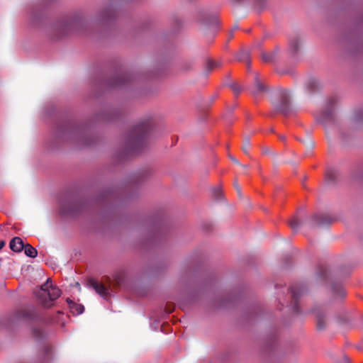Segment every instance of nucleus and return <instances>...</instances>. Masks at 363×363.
<instances>
[{"label":"nucleus","instance_id":"28","mask_svg":"<svg viewBox=\"0 0 363 363\" xmlns=\"http://www.w3.org/2000/svg\"><path fill=\"white\" fill-rule=\"evenodd\" d=\"M210 66H211V67H216V65H214L213 63H212V64H211V65H210Z\"/></svg>","mask_w":363,"mask_h":363},{"label":"nucleus","instance_id":"21","mask_svg":"<svg viewBox=\"0 0 363 363\" xmlns=\"http://www.w3.org/2000/svg\"><path fill=\"white\" fill-rule=\"evenodd\" d=\"M50 351H51V349L50 347H48V346L45 347V355H46V356L50 354Z\"/></svg>","mask_w":363,"mask_h":363},{"label":"nucleus","instance_id":"30","mask_svg":"<svg viewBox=\"0 0 363 363\" xmlns=\"http://www.w3.org/2000/svg\"><path fill=\"white\" fill-rule=\"evenodd\" d=\"M121 84H122V82H118V83H117V85H119Z\"/></svg>","mask_w":363,"mask_h":363},{"label":"nucleus","instance_id":"6","mask_svg":"<svg viewBox=\"0 0 363 363\" xmlns=\"http://www.w3.org/2000/svg\"><path fill=\"white\" fill-rule=\"evenodd\" d=\"M24 247V243L21 238L18 237L13 238L10 242V248L16 252H20Z\"/></svg>","mask_w":363,"mask_h":363},{"label":"nucleus","instance_id":"10","mask_svg":"<svg viewBox=\"0 0 363 363\" xmlns=\"http://www.w3.org/2000/svg\"><path fill=\"white\" fill-rule=\"evenodd\" d=\"M25 254L30 257L34 258L37 256L38 252L35 248L33 247L30 244L24 245Z\"/></svg>","mask_w":363,"mask_h":363},{"label":"nucleus","instance_id":"12","mask_svg":"<svg viewBox=\"0 0 363 363\" xmlns=\"http://www.w3.org/2000/svg\"><path fill=\"white\" fill-rule=\"evenodd\" d=\"M333 291L340 296H345L346 292L340 284H334L333 286Z\"/></svg>","mask_w":363,"mask_h":363},{"label":"nucleus","instance_id":"14","mask_svg":"<svg viewBox=\"0 0 363 363\" xmlns=\"http://www.w3.org/2000/svg\"><path fill=\"white\" fill-rule=\"evenodd\" d=\"M290 226L294 230H296L300 227V222L296 218H294L290 221Z\"/></svg>","mask_w":363,"mask_h":363},{"label":"nucleus","instance_id":"11","mask_svg":"<svg viewBox=\"0 0 363 363\" xmlns=\"http://www.w3.org/2000/svg\"><path fill=\"white\" fill-rule=\"evenodd\" d=\"M317 319V328L318 329H323L325 327V315L320 312L317 313L316 314Z\"/></svg>","mask_w":363,"mask_h":363},{"label":"nucleus","instance_id":"29","mask_svg":"<svg viewBox=\"0 0 363 363\" xmlns=\"http://www.w3.org/2000/svg\"><path fill=\"white\" fill-rule=\"evenodd\" d=\"M318 223H323V222L321 220H318Z\"/></svg>","mask_w":363,"mask_h":363},{"label":"nucleus","instance_id":"4","mask_svg":"<svg viewBox=\"0 0 363 363\" xmlns=\"http://www.w3.org/2000/svg\"><path fill=\"white\" fill-rule=\"evenodd\" d=\"M88 285L104 299L107 300L111 296L109 288L94 279L89 281Z\"/></svg>","mask_w":363,"mask_h":363},{"label":"nucleus","instance_id":"25","mask_svg":"<svg viewBox=\"0 0 363 363\" xmlns=\"http://www.w3.org/2000/svg\"><path fill=\"white\" fill-rule=\"evenodd\" d=\"M235 187L236 188V189H237L238 192L240 194V187H239V186L238 185V184H236V183L235 184Z\"/></svg>","mask_w":363,"mask_h":363},{"label":"nucleus","instance_id":"3","mask_svg":"<svg viewBox=\"0 0 363 363\" xmlns=\"http://www.w3.org/2000/svg\"><path fill=\"white\" fill-rule=\"evenodd\" d=\"M274 107L277 111L285 115L290 112L289 95L287 91H283L280 95V100L274 104Z\"/></svg>","mask_w":363,"mask_h":363},{"label":"nucleus","instance_id":"26","mask_svg":"<svg viewBox=\"0 0 363 363\" xmlns=\"http://www.w3.org/2000/svg\"><path fill=\"white\" fill-rule=\"evenodd\" d=\"M230 160H231L232 161H233L234 162H235V163H238V161L235 157H230Z\"/></svg>","mask_w":363,"mask_h":363},{"label":"nucleus","instance_id":"22","mask_svg":"<svg viewBox=\"0 0 363 363\" xmlns=\"http://www.w3.org/2000/svg\"><path fill=\"white\" fill-rule=\"evenodd\" d=\"M340 363H350V359L347 357H344Z\"/></svg>","mask_w":363,"mask_h":363},{"label":"nucleus","instance_id":"16","mask_svg":"<svg viewBox=\"0 0 363 363\" xmlns=\"http://www.w3.org/2000/svg\"><path fill=\"white\" fill-rule=\"evenodd\" d=\"M354 120L356 122L363 120V110H359L356 112Z\"/></svg>","mask_w":363,"mask_h":363},{"label":"nucleus","instance_id":"15","mask_svg":"<svg viewBox=\"0 0 363 363\" xmlns=\"http://www.w3.org/2000/svg\"><path fill=\"white\" fill-rule=\"evenodd\" d=\"M318 276L320 278H325L327 276V269L325 267L320 266L318 268Z\"/></svg>","mask_w":363,"mask_h":363},{"label":"nucleus","instance_id":"1","mask_svg":"<svg viewBox=\"0 0 363 363\" xmlns=\"http://www.w3.org/2000/svg\"><path fill=\"white\" fill-rule=\"evenodd\" d=\"M151 129L149 120H145L135 125L129 133L127 147L133 152L137 153L145 142V139Z\"/></svg>","mask_w":363,"mask_h":363},{"label":"nucleus","instance_id":"13","mask_svg":"<svg viewBox=\"0 0 363 363\" xmlns=\"http://www.w3.org/2000/svg\"><path fill=\"white\" fill-rule=\"evenodd\" d=\"M250 147V142L249 138H245L243 140L242 146V150L244 152V153L248 154Z\"/></svg>","mask_w":363,"mask_h":363},{"label":"nucleus","instance_id":"8","mask_svg":"<svg viewBox=\"0 0 363 363\" xmlns=\"http://www.w3.org/2000/svg\"><path fill=\"white\" fill-rule=\"evenodd\" d=\"M266 90L264 85L259 79L257 74L255 75V85L252 89V92L254 95L259 94L264 92Z\"/></svg>","mask_w":363,"mask_h":363},{"label":"nucleus","instance_id":"7","mask_svg":"<svg viewBox=\"0 0 363 363\" xmlns=\"http://www.w3.org/2000/svg\"><path fill=\"white\" fill-rule=\"evenodd\" d=\"M67 302L69 305L70 310L72 311V312L73 313L79 315L84 312V308L82 305L77 304V303H74V301H72V300H70L69 298L67 299Z\"/></svg>","mask_w":363,"mask_h":363},{"label":"nucleus","instance_id":"19","mask_svg":"<svg viewBox=\"0 0 363 363\" xmlns=\"http://www.w3.org/2000/svg\"><path fill=\"white\" fill-rule=\"evenodd\" d=\"M231 89L233 90V91L236 94H238L240 91V87L239 86V85L236 84H233L231 85Z\"/></svg>","mask_w":363,"mask_h":363},{"label":"nucleus","instance_id":"17","mask_svg":"<svg viewBox=\"0 0 363 363\" xmlns=\"http://www.w3.org/2000/svg\"><path fill=\"white\" fill-rule=\"evenodd\" d=\"M335 172L333 170H328L326 173V177L330 181L335 179Z\"/></svg>","mask_w":363,"mask_h":363},{"label":"nucleus","instance_id":"5","mask_svg":"<svg viewBox=\"0 0 363 363\" xmlns=\"http://www.w3.org/2000/svg\"><path fill=\"white\" fill-rule=\"evenodd\" d=\"M303 289L299 286H292L290 288V293L291 296V301L290 303V307L295 313H299L298 306V298L303 294Z\"/></svg>","mask_w":363,"mask_h":363},{"label":"nucleus","instance_id":"18","mask_svg":"<svg viewBox=\"0 0 363 363\" xmlns=\"http://www.w3.org/2000/svg\"><path fill=\"white\" fill-rule=\"evenodd\" d=\"M43 333L42 330H41V329H40V328H35V329L33 330V335H34L36 337H38V338H40V337H43Z\"/></svg>","mask_w":363,"mask_h":363},{"label":"nucleus","instance_id":"9","mask_svg":"<svg viewBox=\"0 0 363 363\" xmlns=\"http://www.w3.org/2000/svg\"><path fill=\"white\" fill-rule=\"evenodd\" d=\"M333 104L334 101L333 99H330L328 101V107L322 113L323 120H326L328 118L329 119L332 117L333 112Z\"/></svg>","mask_w":363,"mask_h":363},{"label":"nucleus","instance_id":"24","mask_svg":"<svg viewBox=\"0 0 363 363\" xmlns=\"http://www.w3.org/2000/svg\"><path fill=\"white\" fill-rule=\"evenodd\" d=\"M5 245V242L4 240H0V250H1Z\"/></svg>","mask_w":363,"mask_h":363},{"label":"nucleus","instance_id":"27","mask_svg":"<svg viewBox=\"0 0 363 363\" xmlns=\"http://www.w3.org/2000/svg\"><path fill=\"white\" fill-rule=\"evenodd\" d=\"M279 138H280V140H281L283 141L285 140V139H286L285 136H284V135H280Z\"/></svg>","mask_w":363,"mask_h":363},{"label":"nucleus","instance_id":"2","mask_svg":"<svg viewBox=\"0 0 363 363\" xmlns=\"http://www.w3.org/2000/svg\"><path fill=\"white\" fill-rule=\"evenodd\" d=\"M60 294V289L53 286L49 279L35 291V296L38 301L47 308L50 307L51 302L59 298Z\"/></svg>","mask_w":363,"mask_h":363},{"label":"nucleus","instance_id":"23","mask_svg":"<svg viewBox=\"0 0 363 363\" xmlns=\"http://www.w3.org/2000/svg\"><path fill=\"white\" fill-rule=\"evenodd\" d=\"M215 196H216L218 199L220 195V190L218 189L214 190Z\"/></svg>","mask_w":363,"mask_h":363},{"label":"nucleus","instance_id":"20","mask_svg":"<svg viewBox=\"0 0 363 363\" xmlns=\"http://www.w3.org/2000/svg\"><path fill=\"white\" fill-rule=\"evenodd\" d=\"M262 57V60L265 62H269L272 60V56L269 54L263 53Z\"/></svg>","mask_w":363,"mask_h":363}]
</instances>
